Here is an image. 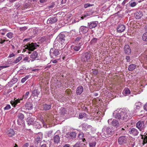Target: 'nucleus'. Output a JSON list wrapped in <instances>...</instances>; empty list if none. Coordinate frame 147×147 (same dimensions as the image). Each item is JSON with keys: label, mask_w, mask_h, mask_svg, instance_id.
Listing matches in <instances>:
<instances>
[{"label": "nucleus", "mask_w": 147, "mask_h": 147, "mask_svg": "<svg viewBox=\"0 0 147 147\" xmlns=\"http://www.w3.org/2000/svg\"><path fill=\"white\" fill-rule=\"evenodd\" d=\"M20 100L19 99H17L16 100L14 99V100H12L11 101V105L13 106L14 107H16V105L18 103L20 102Z\"/></svg>", "instance_id": "nucleus-22"}, {"label": "nucleus", "mask_w": 147, "mask_h": 147, "mask_svg": "<svg viewBox=\"0 0 147 147\" xmlns=\"http://www.w3.org/2000/svg\"><path fill=\"white\" fill-rule=\"evenodd\" d=\"M130 6L132 7H134L136 6L137 4V3H136V2L133 1H131L130 2Z\"/></svg>", "instance_id": "nucleus-44"}, {"label": "nucleus", "mask_w": 147, "mask_h": 147, "mask_svg": "<svg viewBox=\"0 0 147 147\" xmlns=\"http://www.w3.org/2000/svg\"><path fill=\"white\" fill-rule=\"evenodd\" d=\"M136 67V64H132L129 65L128 69L129 71H132L135 69Z\"/></svg>", "instance_id": "nucleus-26"}, {"label": "nucleus", "mask_w": 147, "mask_h": 147, "mask_svg": "<svg viewBox=\"0 0 147 147\" xmlns=\"http://www.w3.org/2000/svg\"><path fill=\"white\" fill-rule=\"evenodd\" d=\"M7 135L9 137H11L15 135L14 131L12 129H10L8 130L6 133Z\"/></svg>", "instance_id": "nucleus-17"}, {"label": "nucleus", "mask_w": 147, "mask_h": 147, "mask_svg": "<svg viewBox=\"0 0 147 147\" xmlns=\"http://www.w3.org/2000/svg\"><path fill=\"white\" fill-rule=\"evenodd\" d=\"M144 110L147 111V103H146L144 106Z\"/></svg>", "instance_id": "nucleus-55"}, {"label": "nucleus", "mask_w": 147, "mask_h": 147, "mask_svg": "<svg viewBox=\"0 0 147 147\" xmlns=\"http://www.w3.org/2000/svg\"><path fill=\"white\" fill-rule=\"evenodd\" d=\"M129 0H124L123 2L122 3V5H124Z\"/></svg>", "instance_id": "nucleus-56"}, {"label": "nucleus", "mask_w": 147, "mask_h": 147, "mask_svg": "<svg viewBox=\"0 0 147 147\" xmlns=\"http://www.w3.org/2000/svg\"><path fill=\"white\" fill-rule=\"evenodd\" d=\"M142 16V12L138 11H136L135 13V16L136 19H139Z\"/></svg>", "instance_id": "nucleus-21"}, {"label": "nucleus", "mask_w": 147, "mask_h": 147, "mask_svg": "<svg viewBox=\"0 0 147 147\" xmlns=\"http://www.w3.org/2000/svg\"><path fill=\"white\" fill-rule=\"evenodd\" d=\"M98 23L97 21L92 22L90 23H88V26L90 29L95 28L97 26Z\"/></svg>", "instance_id": "nucleus-15"}, {"label": "nucleus", "mask_w": 147, "mask_h": 147, "mask_svg": "<svg viewBox=\"0 0 147 147\" xmlns=\"http://www.w3.org/2000/svg\"><path fill=\"white\" fill-rule=\"evenodd\" d=\"M129 132L130 134L134 136H136L138 135L139 132L137 129L132 128L129 129Z\"/></svg>", "instance_id": "nucleus-11"}, {"label": "nucleus", "mask_w": 147, "mask_h": 147, "mask_svg": "<svg viewBox=\"0 0 147 147\" xmlns=\"http://www.w3.org/2000/svg\"><path fill=\"white\" fill-rule=\"evenodd\" d=\"M23 60L26 62H29L30 61L29 58L27 57H25L24 59Z\"/></svg>", "instance_id": "nucleus-52"}, {"label": "nucleus", "mask_w": 147, "mask_h": 147, "mask_svg": "<svg viewBox=\"0 0 147 147\" xmlns=\"http://www.w3.org/2000/svg\"><path fill=\"white\" fill-rule=\"evenodd\" d=\"M0 30L2 32L1 33V34L3 35H4L6 32L9 31V30L6 28L2 29Z\"/></svg>", "instance_id": "nucleus-37"}, {"label": "nucleus", "mask_w": 147, "mask_h": 147, "mask_svg": "<svg viewBox=\"0 0 147 147\" xmlns=\"http://www.w3.org/2000/svg\"><path fill=\"white\" fill-rule=\"evenodd\" d=\"M136 127L140 131H142L145 127V121H140L136 124Z\"/></svg>", "instance_id": "nucleus-5"}, {"label": "nucleus", "mask_w": 147, "mask_h": 147, "mask_svg": "<svg viewBox=\"0 0 147 147\" xmlns=\"http://www.w3.org/2000/svg\"><path fill=\"white\" fill-rule=\"evenodd\" d=\"M108 122L109 125L116 127H118L119 125V123L117 121L112 119H109L108 121Z\"/></svg>", "instance_id": "nucleus-7"}, {"label": "nucleus", "mask_w": 147, "mask_h": 147, "mask_svg": "<svg viewBox=\"0 0 147 147\" xmlns=\"http://www.w3.org/2000/svg\"><path fill=\"white\" fill-rule=\"evenodd\" d=\"M51 105L46 104H44L42 105L43 109L45 111H47L50 109H51Z\"/></svg>", "instance_id": "nucleus-23"}, {"label": "nucleus", "mask_w": 147, "mask_h": 147, "mask_svg": "<svg viewBox=\"0 0 147 147\" xmlns=\"http://www.w3.org/2000/svg\"><path fill=\"white\" fill-rule=\"evenodd\" d=\"M13 34L11 32H8L6 34V36L9 38H11L13 37Z\"/></svg>", "instance_id": "nucleus-41"}, {"label": "nucleus", "mask_w": 147, "mask_h": 147, "mask_svg": "<svg viewBox=\"0 0 147 147\" xmlns=\"http://www.w3.org/2000/svg\"><path fill=\"white\" fill-rule=\"evenodd\" d=\"M25 107L26 109L28 110H31L33 108L32 105L31 103L28 102L25 105Z\"/></svg>", "instance_id": "nucleus-27"}, {"label": "nucleus", "mask_w": 147, "mask_h": 147, "mask_svg": "<svg viewBox=\"0 0 147 147\" xmlns=\"http://www.w3.org/2000/svg\"><path fill=\"white\" fill-rule=\"evenodd\" d=\"M65 36L64 34H61L58 36L57 38L59 43L63 45V44H64L65 41Z\"/></svg>", "instance_id": "nucleus-9"}, {"label": "nucleus", "mask_w": 147, "mask_h": 147, "mask_svg": "<svg viewBox=\"0 0 147 147\" xmlns=\"http://www.w3.org/2000/svg\"><path fill=\"white\" fill-rule=\"evenodd\" d=\"M97 41V39L96 38H94L90 41L91 44H93L94 43H95Z\"/></svg>", "instance_id": "nucleus-51"}, {"label": "nucleus", "mask_w": 147, "mask_h": 147, "mask_svg": "<svg viewBox=\"0 0 147 147\" xmlns=\"http://www.w3.org/2000/svg\"><path fill=\"white\" fill-rule=\"evenodd\" d=\"M93 5H94L93 4H91L89 3H87L86 4H85L84 5V7L85 8H87L88 7L92 6Z\"/></svg>", "instance_id": "nucleus-48"}, {"label": "nucleus", "mask_w": 147, "mask_h": 147, "mask_svg": "<svg viewBox=\"0 0 147 147\" xmlns=\"http://www.w3.org/2000/svg\"><path fill=\"white\" fill-rule=\"evenodd\" d=\"M6 67L5 66L2 65L0 66V71L1 70V69H3L6 68Z\"/></svg>", "instance_id": "nucleus-60"}, {"label": "nucleus", "mask_w": 147, "mask_h": 147, "mask_svg": "<svg viewBox=\"0 0 147 147\" xmlns=\"http://www.w3.org/2000/svg\"><path fill=\"white\" fill-rule=\"evenodd\" d=\"M124 51L125 53L127 55H129L131 53V49L129 45H126L125 46Z\"/></svg>", "instance_id": "nucleus-19"}, {"label": "nucleus", "mask_w": 147, "mask_h": 147, "mask_svg": "<svg viewBox=\"0 0 147 147\" xmlns=\"http://www.w3.org/2000/svg\"><path fill=\"white\" fill-rule=\"evenodd\" d=\"M15 55L13 53H12L11 54H10L9 55V56L8 57H9L11 58L14 56Z\"/></svg>", "instance_id": "nucleus-57"}, {"label": "nucleus", "mask_w": 147, "mask_h": 147, "mask_svg": "<svg viewBox=\"0 0 147 147\" xmlns=\"http://www.w3.org/2000/svg\"><path fill=\"white\" fill-rule=\"evenodd\" d=\"M126 59L127 62H129L130 60V57L129 56H126Z\"/></svg>", "instance_id": "nucleus-54"}, {"label": "nucleus", "mask_w": 147, "mask_h": 147, "mask_svg": "<svg viewBox=\"0 0 147 147\" xmlns=\"http://www.w3.org/2000/svg\"><path fill=\"white\" fill-rule=\"evenodd\" d=\"M57 18L56 17H52L47 20V23L49 24H53L57 22Z\"/></svg>", "instance_id": "nucleus-12"}, {"label": "nucleus", "mask_w": 147, "mask_h": 147, "mask_svg": "<svg viewBox=\"0 0 147 147\" xmlns=\"http://www.w3.org/2000/svg\"><path fill=\"white\" fill-rule=\"evenodd\" d=\"M141 105L142 103L140 102H136L135 104V105L136 107V108L137 109H139L141 107Z\"/></svg>", "instance_id": "nucleus-42"}, {"label": "nucleus", "mask_w": 147, "mask_h": 147, "mask_svg": "<svg viewBox=\"0 0 147 147\" xmlns=\"http://www.w3.org/2000/svg\"><path fill=\"white\" fill-rule=\"evenodd\" d=\"M22 56H19L18 58H17L14 61L13 63H18L19 62V61H20L22 59Z\"/></svg>", "instance_id": "nucleus-34"}, {"label": "nucleus", "mask_w": 147, "mask_h": 147, "mask_svg": "<svg viewBox=\"0 0 147 147\" xmlns=\"http://www.w3.org/2000/svg\"><path fill=\"white\" fill-rule=\"evenodd\" d=\"M34 125L36 126L37 128H39L41 126V124L39 123L38 121H35V123L34 124Z\"/></svg>", "instance_id": "nucleus-35"}, {"label": "nucleus", "mask_w": 147, "mask_h": 147, "mask_svg": "<svg viewBox=\"0 0 147 147\" xmlns=\"http://www.w3.org/2000/svg\"><path fill=\"white\" fill-rule=\"evenodd\" d=\"M89 16V14L88 13H86L82 15V16H81L80 17V18H81L80 20L84 19V18H85L87 16Z\"/></svg>", "instance_id": "nucleus-49"}, {"label": "nucleus", "mask_w": 147, "mask_h": 147, "mask_svg": "<svg viewBox=\"0 0 147 147\" xmlns=\"http://www.w3.org/2000/svg\"><path fill=\"white\" fill-rule=\"evenodd\" d=\"M84 42V38L82 36H79L76 38L75 40V43L78 45H81Z\"/></svg>", "instance_id": "nucleus-8"}, {"label": "nucleus", "mask_w": 147, "mask_h": 147, "mask_svg": "<svg viewBox=\"0 0 147 147\" xmlns=\"http://www.w3.org/2000/svg\"><path fill=\"white\" fill-rule=\"evenodd\" d=\"M92 57L90 53L86 52L84 54L82 59V61L83 62H88L90 61Z\"/></svg>", "instance_id": "nucleus-4"}, {"label": "nucleus", "mask_w": 147, "mask_h": 147, "mask_svg": "<svg viewBox=\"0 0 147 147\" xmlns=\"http://www.w3.org/2000/svg\"><path fill=\"white\" fill-rule=\"evenodd\" d=\"M29 94V92H26L25 95L23 96V98L20 99V100H22L23 99H26L28 98V95Z\"/></svg>", "instance_id": "nucleus-43"}, {"label": "nucleus", "mask_w": 147, "mask_h": 147, "mask_svg": "<svg viewBox=\"0 0 147 147\" xmlns=\"http://www.w3.org/2000/svg\"><path fill=\"white\" fill-rule=\"evenodd\" d=\"M113 117L118 119L127 121L130 119L132 115L128 109H117L113 113Z\"/></svg>", "instance_id": "nucleus-1"}, {"label": "nucleus", "mask_w": 147, "mask_h": 147, "mask_svg": "<svg viewBox=\"0 0 147 147\" xmlns=\"http://www.w3.org/2000/svg\"><path fill=\"white\" fill-rule=\"evenodd\" d=\"M35 119L32 117H28L27 119V121L28 123V124L29 125H34V123Z\"/></svg>", "instance_id": "nucleus-18"}, {"label": "nucleus", "mask_w": 147, "mask_h": 147, "mask_svg": "<svg viewBox=\"0 0 147 147\" xmlns=\"http://www.w3.org/2000/svg\"><path fill=\"white\" fill-rule=\"evenodd\" d=\"M11 108V107L10 105L8 104L4 108V109L5 110H8L10 109Z\"/></svg>", "instance_id": "nucleus-50"}, {"label": "nucleus", "mask_w": 147, "mask_h": 147, "mask_svg": "<svg viewBox=\"0 0 147 147\" xmlns=\"http://www.w3.org/2000/svg\"><path fill=\"white\" fill-rule=\"evenodd\" d=\"M88 27L82 26H81L80 29V33L85 34L88 32Z\"/></svg>", "instance_id": "nucleus-16"}, {"label": "nucleus", "mask_w": 147, "mask_h": 147, "mask_svg": "<svg viewBox=\"0 0 147 147\" xmlns=\"http://www.w3.org/2000/svg\"><path fill=\"white\" fill-rule=\"evenodd\" d=\"M113 133L114 130L112 127H104L102 129L101 135L103 138L107 137H109V135H112Z\"/></svg>", "instance_id": "nucleus-2"}, {"label": "nucleus", "mask_w": 147, "mask_h": 147, "mask_svg": "<svg viewBox=\"0 0 147 147\" xmlns=\"http://www.w3.org/2000/svg\"><path fill=\"white\" fill-rule=\"evenodd\" d=\"M125 29V26L123 24L119 25L117 29V31L118 32L121 33L123 32Z\"/></svg>", "instance_id": "nucleus-13"}, {"label": "nucleus", "mask_w": 147, "mask_h": 147, "mask_svg": "<svg viewBox=\"0 0 147 147\" xmlns=\"http://www.w3.org/2000/svg\"><path fill=\"white\" fill-rule=\"evenodd\" d=\"M29 78V76H26L24 77L21 80V82L22 83H24Z\"/></svg>", "instance_id": "nucleus-47"}, {"label": "nucleus", "mask_w": 147, "mask_h": 147, "mask_svg": "<svg viewBox=\"0 0 147 147\" xmlns=\"http://www.w3.org/2000/svg\"><path fill=\"white\" fill-rule=\"evenodd\" d=\"M42 138V134H38L37 136L36 140L38 142H39Z\"/></svg>", "instance_id": "nucleus-31"}, {"label": "nucleus", "mask_w": 147, "mask_h": 147, "mask_svg": "<svg viewBox=\"0 0 147 147\" xmlns=\"http://www.w3.org/2000/svg\"><path fill=\"white\" fill-rule=\"evenodd\" d=\"M83 87L82 86H78L76 89V94L78 95H80L83 92Z\"/></svg>", "instance_id": "nucleus-20"}, {"label": "nucleus", "mask_w": 147, "mask_h": 147, "mask_svg": "<svg viewBox=\"0 0 147 147\" xmlns=\"http://www.w3.org/2000/svg\"><path fill=\"white\" fill-rule=\"evenodd\" d=\"M54 142L56 143H58L59 142L60 137L59 136L56 135L53 138Z\"/></svg>", "instance_id": "nucleus-28"}, {"label": "nucleus", "mask_w": 147, "mask_h": 147, "mask_svg": "<svg viewBox=\"0 0 147 147\" xmlns=\"http://www.w3.org/2000/svg\"><path fill=\"white\" fill-rule=\"evenodd\" d=\"M86 117V114L84 113H80L79 115V118H85Z\"/></svg>", "instance_id": "nucleus-32"}, {"label": "nucleus", "mask_w": 147, "mask_h": 147, "mask_svg": "<svg viewBox=\"0 0 147 147\" xmlns=\"http://www.w3.org/2000/svg\"><path fill=\"white\" fill-rule=\"evenodd\" d=\"M18 123L19 125H21L22 123H23L24 122V115L21 113L18 114Z\"/></svg>", "instance_id": "nucleus-10"}, {"label": "nucleus", "mask_w": 147, "mask_h": 147, "mask_svg": "<svg viewBox=\"0 0 147 147\" xmlns=\"http://www.w3.org/2000/svg\"><path fill=\"white\" fill-rule=\"evenodd\" d=\"M40 147H47L45 144H44L41 145Z\"/></svg>", "instance_id": "nucleus-64"}, {"label": "nucleus", "mask_w": 147, "mask_h": 147, "mask_svg": "<svg viewBox=\"0 0 147 147\" xmlns=\"http://www.w3.org/2000/svg\"><path fill=\"white\" fill-rule=\"evenodd\" d=\"M118 141L119 144H123L125 143L126 141V138L124 136H121L119 138Z\"/></svg>", "instance_id": "nucleus-14"}, {"label": "nucleus", "mask_w": 147, "mask_h": 147, "mask_svg": "<svg viewBox=\"0 0 147 147\" xmlns=\"http://www.w3.org/2000/svg\"><path fill=\"white\" fill-rule=\"evenodd\" d=\"M60 113L61 114H64L66 113V111L65 109L63 108H61L60 109Z\"/></svg>", "instance_id": "nucleus-36"}, {"label": "nucleus", "mask_w": 147, "mask_h": 147, "mask_svg": "<svg viewBox=\"0 0 147 147\" xmlns=\"http://www.w3.org/2000/svg\"><path fill=\"white\" fill-rule=\"evenodd\" d=\"M66 2V0H62L61 3L62 4L65 3Z\"/></svg>", "instance_id": "nucleus-63"}, {"label": "nucleus", "mask_w": 147, "mask_h": 147, "mask_svg": "<svg viewBox=\"0 0 147 147\" xmlns=\"http://www.w3.org/2000/svg\"><path fill=\"white\" fill-rule=\"evenodd\" d=\"M144 135L142 136V139H143V144L144 145L145 144L147 143V134H144Z\"/></svg>", "instance_id": "nucleus-29"}, {"label": "nucleus", "mask_w": 147, "mask_h": 147, "mask_svg": "<svg viewBox=\"0 0 147 147\" xmlns=\"http://www.w3.org/2000/svg\"><path fill=\"white\" fill-rule=\"evenodd\" d=\"M142 39L144 41H147V32L143 34Z\"/></svg>", "instance_id": "nucleus-46"}, {"label": "nucleus", "mask_w": 147, "mask_h": 147, "mask_svg": "<svg viewBox=\"0 0 147 147\" xmlns=\"http://www.w3.org/2000/svg\"><path fill=\"white\" fill-rule=\"evenodd\" d=\"M81 47V45L79 46H75L74 47L73 49L75 51H78L79 50Z\"/></svg>", "instance_id": "nucleus-40"}, {"label": "nucleus", "mask_w": 147, "mask_h": 147, "mask_svg": "<svg viewBox=\"0 0 147 147\" xmlns=\"http://www.w3.org/2000/svg\"><path fill=\"white\" fill-rule=\"evenodd\" d=\"M50 54L51 58L55 59L58 57L60 54V53L57 49H51L50 50Z\"/></svg>", "instance_id": "nucleus-3"}, {"label": "nucleus", "mask_w": 147, "mask_h": 147, "mask_svg": "<svg viewBox=\"0 0 147 147\" xmlns=\"http://www.w3.org/2000/svg\"><path fill=\"white\" fill-rule=\"evenodd\" d=\"M38 54L36 51H34L30 55V57L32 59H35L37 57Z\"/></svg>", "instance_id": "nucleus-33"}, {"label": "nucleus", "mask_w": 147, "mask_h": 147, "mask_svg": "<svg viewBox=\"0 0 147 147\" xmlns=\"http://www.w3.org/2000/svg\"><path fill=\"white\" fill-rule=\"evenodd\" d=\"M29 145L28 143H26L24 146V147H28Z\"/></svg>", "instance_id": "nucleus-61"}, {"label": "nucleus", "mask_w": 147, "mask_h": 147, "mask_svg": "<svg viewBox=\"0 0 147 147\" xmlns=\"http://www.w3.org/2000/svg\"><path fill=\"white\" fill-rule=\"evenodd\" d=\"M83 136L84 134L82 133H80L78 136V137L79 139L82 140V142H84V140H85V139L84 138L83 139Z\"/></svg>", "instance_id": "nucleus-38"}, {"label": "nucleus", "mask_w": 147, "mask_h": 147, "mask_svg": "<svg viewBox=\"0 0 147 147\" xmlns=\"http://www.w3.org/2000/svg\"><path fill=\"white\" fill-rule=\"evenodd\" d=\"M93 74L95 75H96L98 74V71L96 70H94L93 71Z\"/></svg>", "instance_id": "nucleus-58"}, {"label": "nucleus", "mask_w": 147, "mask_h": 147, "mask_svg": "<svg viewBox=\"0 0 147 147\" xmlns=\"http://www.w3.org/2000/svg\"><path fill=\"white\" fill-rule=\"evenodd\" d=\"M76 135V133L74 132H71L70 134V136L73 139L75 138Z\"/></svg>", "instance_id": "nucleus-39"}, {"label": "nucleus", "mask_w": 147, "mask_h": 147, "mask_svg": "<svg viewBox=\"0 0 147 147\" xmlns=\"http://www.w3.org/2000/svg\"><path fill=\"white\" fill-rule=\"evenodd\" d=\"M130 93V91L128 88H125L124 90L123 93L124 96L128 95Z\"/></svg>", "instance_id": "nucleus-25"}, {"label": "nucleus", "mask_w": 147, "mask_h": 147, "mask_svg": "<svg viewBox=\"0 0 147 147\" xmlns=\"http://www.w3.org/2000/svg\"><path fill=\"white\" fill-rule=\"evenodd\" d=\"M63 147H70V145L68 144H66L63 146Z\"/></svg>", "instance_id": "nucleus-62"}, {"label": "nucleus", "mask_w": 147, "mask_h": 147, "mask_svg": "<svg viewBox=\"0 0 147 147\" xmlns=\"http://www.w3.org/2000/svg\"><path fill=\"white\" fill-rule=\"evenodd\" d=\"M82 142L78 141L77 142L75 145H73V147H82L83 145H84Z\"/></svg>", "instance_id": "nucleus-24"}, {"label": "nucleus", "mask_w": 147, "mask_h": 147, "mask_svg": "<svg viewBox=\"0 0 147 147\" xmlns=\"http://www.w3.org/2000/svg\"><path fill=\"white\" fill-rule=\"evenodd\" d=\"M37 46V44L36 43L30 42L28 43L27 45L25 46L26 49H28L29 51H32L36 49V47Z\"/></svg>", "instance_id": "nucleus-6"}, {"label": "nucleus", "mask_w": 147, "mask_h": 147, "mask_svg": "<svg viewBox=\"0 0 147 147\" xmlns=\"http://www.w3.org/2000/svg\"><path fill=\"white\" fill-rule=\"evenodd\" d=\"M96 144V142L95 141L89 143L90 147H95Z\"/></svg>", "instance_id": "nucleus-45"}, {"label": "nucleus", "mask_w": 147, "mask_h": 147, "mask_svg": "<svg viewBox=\"0 0 147 147\" xmlns=\"http://www.w3.org/2000/svg\"><path fill=\"white\" fill-rule=\"evenodd\" d=\"M39 94V92L37 90L34 89L32 92V95L33 96H37Z\"/></svg>", "instance_id": "nucleus-30"}, {"label": "nucleus", "mask_w": 147, "mask_h": 147, "mask_svg": "<svg viewBox=\"0 0 147 147\" xmlns=\"http://www.w3.org/2000/svg\"><path fill=\"white\" fill-rule=\"evenodd\" d=\"M18 81V79L16 78H13V79L12 80V82H13V81L14 82H16Z\"/></svg>", "instance_id": "nucleus-59"}, {"label": "nucleus", "mask_w": 147, "mask_h": 147, "mask_svg": "<svg viewBox=\"0 0 147 147\" xmlns=\"http://www.w3.org/2000/svg\"><path fill=\"white\" fill-rule=\"evenodd\" d=\"M59 59H57L54 60H52L51 61V62H52L53 63H57V61L59 60Z\"/></svg>", "instance_id": "nucleus-53"}]
</instances>
